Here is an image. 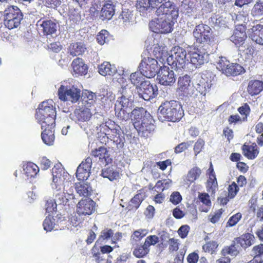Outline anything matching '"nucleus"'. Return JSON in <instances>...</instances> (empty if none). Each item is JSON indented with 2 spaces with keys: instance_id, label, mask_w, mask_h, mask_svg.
Returning a JSON list of instances; mask_svg holds the SVG:
<instances>
[{
  "instance_id": "obj_1",
  "label": "nucleus",
  "mask_w": 263,
  "mask_h": 263,
  "mask_svg": "<svg viewBox=\"0 0 263 263\" xmlns=\"http://www.w3.org/2000/svg\"><path fill=\"white\" fill-rule=\"evenodd\" d=\"M134 126L141 136L147 137L155 129L154 120L151 115L147 112L143 108L134 109L132 111Z\"/></svg>"
},
{
  "instance_id": "obj_2",
  "label": "nucleus",
  "mask_w": 263,
  "mask_h": 263,
  "mask_svg": "<svg viewBox=\"0 0 263 263\" xmlns=\"http://www.w3.org/2000/svg\"><path fill=\"white\" fill-rule=\"evenodd\" d=\"M159 119L172 122L179 121L184 115L181 104L174 100L165 101L158 108Z\"/></svg>"
},
{
  "instance_id": "obj_3",
  "label": "nucleus",
  "mask_w": 263,
  "mask_h": 263,
  "mask_svg": "<svg viewBox=\"0 0 263 263\" xmlns=\"http://www.w3.org/2000/svg\"><path fill=\"white\" fill-rule=\"evenodd\" d=\"M53 103L52 100L44 101L39 105L36 110L35 118L42 129L47 126L51 127L52 124H54L56 113Z\"/></svg>"
},
{
  "instance_id": "obj_4",
  "label": "nucleus",
  "mask_w": 263,
  "mask_h": 263,
  "mask_svg": "<svg viewBox=\"0 0 263 263\" xmlns=\"http://www.w3.org/2000/svg\"><path fill=\"white\" fill-rule=\"evenodd\" d=\"M152 10H155L157 16H171L172 18L178 17V8L176 4L169 0H150Z\"/></svg>"
},
{
  "instance_id": "obj_5",
  "label": "nucleus",
  "mask_w": 263,
  "mask_h": 263,
  "mask_svg": "<svg viewBox=\"0 0 263 263\" xmlns=\"http://www.w3.org/2000/svg\"><path fill=\"white\" fill-rule=\"evenodd\" d=\"M171 54L167 58V62L173 68H184L189 63L187 52L179 46L174 47L171 51Z\"/></svg>"
},
{
  "instance_id": "obj_6",
  "label": "nucleus",
  "mask_w": 263,
  "mask_h": 263,
  "mask_svg": "<svg viewBox=\"0 0 263 263\" xmlns=\"http://www.w3.org/2000/svg\"><path fill=\"white\" fill-rule=\"evenodd\" d=\"M134 100L120 97L118 98L115 106V114L120 119L127 120L130 118L133 119L132 115Z\"/></svg>"
},
{
  "instance_id": "obj_7",
  "label": "nucleus",
  "mask_w": 263,
  "mask_h": 263,
  "mask_svg": "<svg viewBox=\"0 0 263 263\" xmlns=\"http://www.w3.org/2000/svg\"><path fill=\"white\" fill-rule=\"evenodd\" d=\"M23 18V13L16 6H10L4 11V24L9 29L19 26Z\"/></svg>"
},
{
  "instance_id": "obj_8",
  "label": "nucleus",
  "mask_w": 263,
  "mask_h": 263,
  "mask_svg": "<svg viewBox=\"0 0 263 263\" xmlns=\"http://www.w3.org/2000/svg\"><path fill=\"white\" fill-rule=\"evenodd\" d=\"M158 18L152 20L149 24L150 29L154 32L157 33H167L172 31L173 29V22L171 20V16H158Z\"/></svg>"
},
{
  "instance_id": "obj_9",
  "label": "nucleus",
  "mask_w": 263,
  "mask_h": 263,
  "mask_svg": "<svg viewBox=\"0 0 263 263\" xmlns=\"http://www.w3.org/2000/svg\"><path fill=\"white\" fill-rule=\"evenodd\" d=\"M139 68L142 74L148 78L154 77L159 70L157 60L148 56L142 58Z\"/></svg>"
},
{
  "instance_id": "obj_10",
  "label": "nucleus",
  "mask_w": 263,
  "mask_h": 263,
  "mask_svg": "<svg viewBox=\"0 0 263 263\" xmlns=\"http://www.w3.org/2000/svg\"><path fill=\"white\" fill-rule=\"evenodd\" d=\"M193 36L198 43H210L213 41V32L207 25L200 24L196 25L193 32Z\"/></svg>"
},
{
  "instance_id": "obj_11",
  "label": "nucleus",
  "mask_w": 263,
  "mask_h": 263,
  "mask_svg": "<svg viewBox=\"0 0 263 263\" xmlns=\"http://www.w3.org/2000/svg\"><path fill=\"white\" fill-rule=\"evenodd\" d=\"M58 96L61 100L77 102L81 96V90L73 86L61 85L58 89Z\"/></svg>"
},
{
  "instance_id": "obj_12",
  "label": "nucleus",
  "mask_w": 263,
  "mask_h": 263,
  "mask_svg": "<svg viewBox=\"0 0 263 263\" xmlns=\"http://www.w3.org/2000/svg\"><path fill=\"white\" fill-rule=\"evenodd\" d=\"M248 30V36L256 44L263 45V25L255 20L249 23Z\"/></svg>"
},
{
  "instance_id": "obj_13",
  "label": "nucleus",
  "mask_w": 263,
  "mask_h": 263,
  "mask_svg": "<svg viewBox=\"0 0 263 263\" xmlns=\"http://www.w3.org/2000/svg\"><path fill=\"white\" fill-rule=\"evenodd\" d=\"M157 90L156 85L153 86L149 81H144L138 88V93L139 97L145 101H149L157 95Z\"/></svg>"
},
{
  "instance_id": "obj_14",
  "label": "nucleus",
  "mask_w": 263,
  "mask_h": 263,
  "mask_svg": "<svg viewBox=\"0 0 263 263\" xmlns=\"http://www.w3.org/2000/svg\"><path fill=\"white\" fill-rule=\"evenodd\" d=\"M157 74V79L161 85L172 86L176 81L174 72L167 66L161 67Z\"/></svg>"
},
{
  "instance_id": "obj_15",
  "label": "nucleus",
  "mask_w": 263,
  "mask_h": 263,
  "mask_svg": "<svg viewBox=\"0 0 263 263\" xmlns=\"http://www.w3.org/2000/svg\"><path fill=\"white\" fill-rule=\"evenodd\" d=\"M52 183L51 186L53 189H57L61 185L63 184L65 181L68 174L65 172V170L61 167V164L54 165L52 169ZM60 189V187H59Z\"/></svg>"
},
{
  "instance_id": "obj_16",
  "label": "nucleus",
  "mask_w": 263,
  "mask_h": 263,
  "mask_svg": "<svg viewBox=\"0 0 263 263\" xmlns=\"http://www.w3.org/2000/svg\"><path fill=\"white\" fill-rule=\"evenodd\" d=\"M54 200L55 203L58 205H67L72 207L74 206L77 203L74 195L68 192L65 185L64 186V192L57 194Z\"/></svg>"
},
{
  "instance_id": "obj_17",
  "label": "nucleus",
  "mask_w": 263,
  "mask_h": 263,
  "mask_svg": "<svg viewBox=\"0 0 263 263\" xmlns=\"http://www.w3.org/2000/svg\"><path fill=\"white\" fill-rule=\"evenodd\" d=\"M37 24L43 31V34L47 37H53L57 35L58 26L54 21L51 20H40Z\"/></svg>"
},
{
  "instance_id": "obj_18",
  "label": "nucleus",
  "mask_w": 263,
  "mask_h": 263,
  "mask_svg": "<svg viewBox=\"0 0 263 263\" xmlns=\"http://www.w3.org/2000/svg\"><path fill=\"white\" fill-rule=\"evenodd\" d=\"M92 165V159L87 157L85 161H82L77 168L76 177L79 180H87L89 177L90 171Z\"/></svg>"
},
{
  "instance_id": "obj_19",
  "label": "nucleus",
  "mask_w": 263,
  "mask_h": 263,
  "mask_svg": "<svg viewBox=\"0 0 263 263\" xmlns=\"http://www.w3.org/2000/svg\"><path fill=\"white\" fill-rule=\"evenodd\" d=\"M190 58L191 63L196 68H198L208 62L209 54L207 52L197 49L195 51L190 53Z\"/></svg>"
},
{
  "instance_id": "obj_20",
  "label": "nucleus",
  "mask_w": 263,
  "mask_h": 263,
  "mask_svg": "<svg viewBox=\"0 0 263 263\" xmlns=\"http://www.w3.org/2000/svg\"><path fill=\"white\" fill-rule=\"evenodd\" d=\"M95 202L90 198L82 199L77 204V213L80 215H91L95 210Z\"/></svg>"
},
{
  "instance_id": "obj_21",
  "label": "nucleus",
  "mask_w": 263,
  "mask_h": 263,
  "mask_svg": "<svg viewBox=\"0 0 263 263\" xmlns=\"http://www.w3.org/2000/svg\"><path fill=\"white\" fill-rule=\"evenodd\" d=\"M90 109L88 108L76 109L74 111L70 114L69 118L76 123L81 124V122H87L92 116Z\"/></svg>"
},
{
  "instance_id": "obj_22",
  "label": "nucleus",
  "mask_w": 263,
  "mask_h": 263,
  "mask_svg": "<svg viewBox=\"0 0 263 263\" xmlns=\"http://www.w3.org/2000/svg\"><path fill=\"white\" fill-rule=\"evenodd\" d=\"M193 83L195 91H197V96L198 93L201 95L205 96L211 86V84L200 76H196Z\"/></svg>"
},
{
  "instance_id": "obj_23",
  "label": "nucleus",
  "mask_w": 263,
  "mask_h": 263,
  "mask_svg": "<svg viewBox=\"0 0 263 263\" xmlns=\"http://www.w3.org/2000/svg\"><path fill=\"white\" fill-rule=\"evenodd\" d=\"M246 38L247 35L245 26L237 25L230 37V40L236 45L241 46L243 44Z\"/></svg>"
},
{
  "instance_id": "obj_24",
  "label": "nucleus",
  "mask_w": 263,
  "mask_h": 263,
  "mask_svg": "<svg viewBox=\"0 0 263 263\" xmlns=\"http://www.w3.org/2000/svg\"><path fill=\"white\" fill-rule=\"evenodd\" d=\"M116 4L109 1L103 5L100 15L102 20H109L112 17L116 11Z\"/></svg>"
},
{
  "instance_id": "obj_25",
  "label": "nucleus",
  "mask_w": 263,
  "mask_h": 263,
  "mask_svg": "<svg viewBox=\"0 0 263 263\" xmlns=\"http://www.w3.org/2000/svg\"><path fill=\"white\" fill-rule=\"evenodd\" d=\"M54 124H52V126H47L44 129H42L43 132L41 134V138L43 142L49 146L53 144L55 137L54 131L53 130Z\"/></svg>"
},
{
  "instance_id": "obj_26",
  "label": "nucleus",
  "mask_w": 263,
  "mask_h": 263,
  "mask_svg": "<svg viewBox=\"0 0 263 263\" xmlns=\"http://www.w3.org/2000/svg\"><path fill=\"white\" fill-rule=\"evenodd\" d=\"M73 72L75 74L84 75L87 71V66L84 64L83 60L80 58L74 59L71 64Z\"/></svg>"
},
{
  "instance_id": "obj_27",
  "label": "nucleus",
  "mask_w": 263,
  "mask_h": 263,
  "mask_svg": "<svg viewBox=\"0 0 263 263\" xmlns=\"http://www.w3.org/2000/svg\"><path fill=\"white\" fill-rule=\"evenodd\" d=\"M245 71L244 68L237 63H230L228 66L224 70L223 74L227 76H236Z\"/></svg>"
},
{
  "instance_id": "obj_28",
  "label": "nucleus",
  "mask_w": 263,
  "mask_h": 263,
  "mask_svg": "<svg viewBox=\"0 0 263 263\" xmlns=\"http://www.w3.org/2000/svg\"><path fill=\"white\" fill-rule=\"evenodd\" d=\"M242 151L244 155L251 159L255 158L259 153L258 146L255 143H252L250 145L244 144Z\"/></svg>"
},
{
  "instance_id": "obj_29",
  "label": "nucleus",
  "mask_w": 263,
  "mask_h": 263,
  "mask_svg": "<svg viewBox=\"0 0 263 263\" xmlns=\"http://www.w3.org/2000/svg\"><path fill=\"white\" fill-rule=\"evenodd\" d=\"M237 244L240 245L243 248H246L251 246L255 242V237L253 234L250 233H246L241 237L235 238Z\"/></svg>"
},
{
  "instance_id": "obj_30",
  "label": "nucleus",
  "mask_w": 263,
  "mask_h": 263,
  "mask_svg": "<svg viewBox=\"0 0 263 263\" xmlns=\"http://www.w3.org/2000/svg\"><path fill=\"white\" fill-rule=\"evenodd\" d=\"M101 176L103 178L108 179L111 181L117 180L120 177L119 172L113 166L102 169Z\"/></svg>"
},
{
  "instance_id": "obj_31",
  "label": "nucleus",
  "mask_w": 263,
  "mask_h": 263,
  "mask_svg": "<svg viewBox=\"0 0 263 263\" xmlns=\"http://www.w3.org/2000/svg\"><path fill=\"white\" fill-rule=\"evenodd\" d=\"M117 72V68L108 62H104L99 67V72L102 76H112Z\"/></svg>"
},
{
  "instance_id": "obj_32",
  "label": "nucleus",
  "mask_w": 263,
  "mask_h": 263,
  "mask_svg": "<svg viewBox=\"0 0 263 263\" xmlns=\"http://www.w3.org/2000/svg\"><path fill=\"white\" fill-rule=\"evenodd\" d=\"M150 3V0H137L136 8L142 15H144L153 11Z\"/></svg>"
},
{
  "instance_id": "obj_33",
  "label": "nucleus",
  "mask_w": 263,
  "mask_h": 263,
  "mask_svg": "<svg viewBox=\"0 0 263 263\" xmlns=\"http://www.w3.org/2000/svg\"><path fill=\"white\" fill-rule=\"evenodd\" d=\"M239 248L238 244L236 242V239H235L231 246H226L221 250V255L226 256L228 255H230L231 256L235 257L239 252Z\"/></svg>"
},
{
  "instance_id": "obj_34",
  "label": "nucleus",
  "mask_w": 263,
  "mask_h": 263,
  "mask_svg": "<svg viewBox=\"0 0 263 263\" xmlns=\"http://www.w3.org/2000/svg\"><path fill=\"white\" fill-rule=\"evenodd\" d=\"M75 189L80 196L87 197L90 196L92 191L90 186L84 182H79L75 184Z\"/></svg>"
},
{
  "instance_id": "obj_35",
  "label": "nucleus",
  "mask_w": 263,
  "mask_h": 263,
  "mask_svg": "<svg viewBox=\"0 0 263 263\" xmlns=\"http://www.w3.org/2000/svg\"><path fill=\"white\" fill-rule=\"evenodd\" d=\"M263 89V83L258 80L250 81L248 86V91L252 96L260 93Z\"/></svg>"
},
{
  "instance_id": "obj_36",
  "label": "nucleus",
  "mask_w": 263,
  "mask_h": 263,
  "mask_svg": "<svg viewBox=\"0 0 263 263\" xmlns=\"http://www.w3.org/2000/svg\"><path fill=\"white\" fill-rule=\"evenodd\" d=\"M135 87L132 84L123 85L119 90L121 97L134 99Z\"/></svg>"
},
{
  "instance_id": "obj_37",
  "label": "nucleus",
  "mask_w": 263,
  "mask_h": 263,
  "mask_svg": "<svg viewBox=\"0 0 263 263\" xmlns=\"http://www.w3.org/2000/svg\"><path fill=\"white\" fill-rule=\"evenodd\" d=\"M23 170L26 176L30 178L34 177L39 172L38 166L32 162H28L24 165Z\"/></svg>"
},
{
  "instance_id": "obj_38",
  "label": "nucleus",
  "mask_w": 263,
  "mask_h": 263,
  "mask_svg": "<svg viewBox=\"0 0 263 263\" xmlns=\"http://www.w3.org/2000/svg\"><path fill=\"white\" fill-rule=\"evenodd\" d=\"M201 174V170L197 166H194L189 171L185 181L187 183L190 184L191 183L194 182L195 180H197L199 178Z\"/></svg>"
},
{
  "instance_id": "obj_39",
  "label": "nucleus",
  "mask_w": 263,
  "mask_h": 263,
  "mask_svg": "<svg viewBox=\"0 0 263 263\" xmlns=\"http://www.w3.org/2000/svg\"><path fill=\"white\" fill-rule=\"evenodd\" d=\"M209 171H210V173L209 174V178L207 181V187L209 192H211L212 193H214L218 186L216 176L214 173L213 168L210 167Z\"/></svg>"
},
{
  "instance_id": "obj_40",
  "label": "nucleus",
  "mask_w": 263,
  "mask_h": 263,
  "mask_svg": "<svg viewBox=\"0 0 263 263\" xmlns=\"http://www.w3.org/2000/svg\"><path fill=\"white\" fill-rule=\"evenodd\" d=\"M85 50L86 48L82 43H73L69 47V53L73 57L82 54Z\"/></svg>"
},
{
  "instance_id": "obj_41",
  "label": "nucleus",
  "mask_w": 263,
  "mask_h": 263,
  "mask_svg": "<svg viewBox=\"0 0 263 263\" xmlns=\"http://www.w3.org/2000/svg\"><path fill=\"white\" fill-rule=\"evenodd\" d=\"M191 78L187 74L179 77L178 80V90L180 92L191 85Z\"/></svg>"
},
{
  "instance_id": "obj_42",
  "label": "nucleus",
  "mask_w": 263,
  "mask_h": 263,
  "mask_svg": "<svg viewBox=\"0 0 263 263\" xmlns=\"http://www.w3.org/2000/svg\"><path fill=\"white\" fill-rule=\"evenodd\" d=\"M180 92L181 93V95L183 96V97H185L188 98H191L192 99H196L197 97V91H195L193 83H192V85L191 84L188 87H187L186 88L183 89Z\"/></svg>"
},
{
  "instance_id": "obj_43",
  "label": "nucleus",
  "mask_w": 263,
  "mask_h": 263,
  "mask_svg": "<svg viewBox=\"0 0 263 263\" xmlns=\"http://www.w3.org/2000/svg\"><path fill=\"white\" fill-rule=\"evenodd\" d=\"M148 252V248L144 243L143 245L137 246L133 251V254L138 258H141L146 255Z\"/></svg>"
},
{
  "instance_id": "obj_44",
  "label": "nucleus",
  "mask_w": 263,
  "mask_h": 263,
  "mask_svg": "<svg viewBox=\"0 0 263 263\" xmlns=\"http://www.w3.org/2000/svg\"><path fill=\"white\" fill-rule=\"evenodd\" d=\"M251 15L255 18H260L263 16V4L256 3L251 10Z\"/></svg>"
},
{
  "instance_id": "obj_45",
  "label": "nucleus",
  "mask_w": 263,
  "mask_h": 263,
  "mask_svg": "<svg viewBox=\"0 0 263 263\" xmlns=\"http://www.w3.org/2000/svg\"><path fill=\"white\" fill-rule=\"evenodd\" d=\"M143 76H144L141 71L140 72H135L132 73L130 76V80L132 82V84H133V86H138L139 84L143 82V80L144 79Z\"/></svg>"
},
{
  "instance_id": "obj_46",
  "label": "nucleus",
  "mask_w": 263,
  "mask_h": 263,
  "mask_svg": "<svg viewBox=\"0 0 263 263\" xmlns=\"http://www.w3.org/2000/svg\"><path fill=\"white\" fill-rule=\"evenodd\" d=\"M54 221L52 217L50 215L47 216L43 223L44 229L47 232H50L53 230L55 224Z\"/></svg>"
},
{
  "instance_id": "obj_47",
  "label": "nucleus",
  "mask_w": 263,
  "mask_h": 263,
  "mask_svg": "<svg viewBox=\"0 0 263 263\" xmlns=\"http://www.w3.org/2000/svg\"><path fill=\"white\" fill-rule=\"evenodd\" d=\"M91 155L95 157H99L100 159H105L108 157V151L106 148L104 147H100L98 149H96L91 152Z\"/></svg>"
},
{
  "instance_id": "obj_48",
  "label": "nucleus",
  "mask_w": 263,
  "mask_h": 263,
  "mask_svg": "<svg viewBox=\"0 0 263 263\" xmlns=\"http://www.w3.org/2000/svg\"><path fill=\"white\" fill-rule=\"evenodd\" d=\"M230 62L228 61L225 57H219V60L217 62L216 67L222 73L224 72V70L228 66Z\"/></svg>"
},
{
  "instance_id": "obj_49",
  "label": "nucleus",
  "mask_w": 263,
  "mask_h": 263,
  "mask_svg": "<svg viewBox=\"0 0 263 263\" xmlns=\"http://www.w3.org/2000/svg\"><path fill=\"white\" fill-rule=\"evenodd\" d=\"M236 21L238 22L237 25H242L245 26V30L246 29L247 26L249 27L248 24L249 23V17L248 15H244L242 14H238L236 16Z\"/></svg>"
},
{
  "instance_id": "obj_50",
  "label": "nucleus",
  "mask_w": 263,
  "mask_h": 263,
  "mask_svg": "<svg viewBox=\"0 0 263 263\" xmlns=\"http://www.w3.org/2000/svg\"><path fill=\"white\" fill-rule=\"evenodd\" d=\"M58 205V204L55 203L54 199H48L47 200L45 205L46 212L51 213L53 212L56 211Z\"/></svg>"
},
{
  "instance_id": "obj_51",
  "label": "nucleus",
  "mask_w": 263,
  "mask_h": 263,
  "mask_svg": "<svg viewBox=\"0 0 263 263\" xmlns=\"http://www.w3.org/2000/svg\"><path fill=\"white\" fill-rule=\"evenodd\" d=\"M192 142L191 141L186 142H182L179 144H178L177 146H176L175 148V152L176 153H180L186 149L188 148L190 146H191L192 144Z\"/></svg>"
},
{
  "instance_id": "obj_52",
  "label": "nucleus",
  "mask_w": 263,
  "mask_h": 263,
  "mask_svg": "<svg viewBox=\"0 0 263 263\" xmlns=\"http://www.w3.org/2000/svg\"><path fill=\"white\" fill-rule=\"evenodd\" d=\"M97 40L100 45H103L108 40V32L102 30L97 36Z\"/></svg>"
},
{
  "instance_id": "obj_53",
  "label": "nucleus",
  "mask_w": 263,
  "mask_h": 263,
  "mask_svg": "<svg viewBox=\"0 0 263 263\" xmlns=\"http://www.w3.org/2000/svg\"><path fill=\"white\" fill-rule=\"evenodd\" d=\"M218 247V244L215 241H212L207 242L202 247L203 250L206 252H210L213 251Z\"/></svg>"
},
{
  "instance_id": "obj_54",
  "label": "nucleus",
  "mask_w": 263,
  "mask_h": 263,
  "mask_svg": "<svg viewBox=\"0 0 263 263\" xmlns=\"http://www.w3.org/2000/svg\"><path fill=\"white\" fill-rule=\"evenodd\" d=\"M239 190L238 186L237 184L233 182L232 184L230 185L228 187V196L231 199L235 197Z\"/></svg>"
},
{
  "instance_id": "obj_55",
  "label": "nucleus",
  "mask_w": 263,
  "mask_h": 263,
  "mask_svg": "<svg viewBox=\"0 0 263 263\" xmlns=\"http://www.w3.org/2000/svg\"><path fill=\"white\" fill-rule=\"evenodd\" d=\"M241 214L240 213H238L233 216H232L227 222V225L230 227L235 226L241 219Z\"/></svg>"
},
{
  "instance_id": "obj_56",
  "label": "nucleus",
  "mask_w": 263,
  "mask_h": 263,
  "mask_svg": "<svg viewBox=\"0 0 263 263\" xmlns=\"http://www.w3.org/2000/svg\"><path fill=\"white\" fill-rule=\"evenodd\" d=\"M159 238L156 235H151L148 236L145 241V245L148 248L151 245H154L158 242Z\"/></svg>"
},
{
  "instance_id": "obj_57",
  "label": "nucleus",
  "mask_w": 263,
  "mask_h": 263,
  "mask_svg": "<svg viewBox=\"0 0 263 263\" xmlns=\"http://www.w3.org/2000/svg\"><path fill=\"white\" fill-rule=\"evenodd\" d=\"M204 145V141L201 139H198L195 143L194 146V151L195 156H197L201 151Z\"/></svg>"
},
{
  "instance_id": "obj_58",
  "label": "nucleus",
  "mask_w": 263,
  "mask_h": 263,
  "mask_svg": "<svg viewBox=\"0 0 263 263\" xmlns=\"http://www.w3.org/2000/svg\"><path fill=\"white\" fill-rule=\"evenodd\" d=\"M182 200V197L178 192H173L170 197V201L174 204H178Z\"/></svg>"
},
{
  "instance_id": "obj_59",
  "label": "nucleus",
  "mask_w": 263,
  "mask_h": 263,
  "mask_svg": "<svg viewBox=\"0 0 263 263\" xmlns=\"http://www.w3.org/2000/svg\"><path fill=\"white\" fill-rule=\"evenodd\" d=\"M153 48V53L157 58H161L163 54L164 47L162 46H159L158 44H154Z\"/></svg>"
},
{
  "instance_id": "obj_60",
  "label": "nucleus",
  "mask_w": 263,
  "mask_h": 263,
  "mask_svg": "<svg viewBox=\"0 0 263 263\" xmlns=\"http://www.w3.org/2000/svg\"><path fill=\"white\" fill-rule=\"evenodd\" d=\"M147 233V231L145 229H141L135 231L132 235L133 238L136 240L137 239L140 240L142 237L145 236Z\"/></svg>"
},
{
  "instance_id": "obj_61",
  "label": "nucleus",
  "mask_w": 263,
  "mask_h": 263,
  "mask_svg": "<svg viewBox=\"0 0 263 263\" xmlns=\"http://www.w3.org/2000/svg\"><path fill=\"white\" fill-rule=\"evenodd\" d=\"M198 198L204 204L210 206L211 204L210 196L207 193H201L199 194Z\"/></svg>"
},
{
  "instance_id": "obj_62",
  "label": "nucleus",
  "mask_w": 263,
  "mask_h": 263,
  "mask_svg": "<svg viewBox=\"0 0 263 263\" xmlns=\"http://www.w3.org/2000/svg\"><path fill=\"white\" fill-rule=\"evenodd\" d=\"M114 232L111 229H105L102 231L99 239H108L113 236Z\"/></svg>"
},
{
  "instance_id": "obj_63",
  "label": "nucleus",
  "mask_w": 263,
  "mask_h": 263,
  "mask_svg": "<svg viewBox=\"0 0 263 263\" xmlns=\"http://www.w3.org/2000/svg\"><path fill=\"white\" fill-rule=\"evenodd\" d=\"M190 229L189 226L187 225L182 226L178 230V234L182 238H184L187 236Z\"/></svg>"
},
{
  "instance_id": "obj_64",
  "label": "nucleus",
  "mask_w": 263,
  "mask_h": 263,
  "mask_svg": "<svg viewBox=\"0 0 263 263\" xmlns=\"http://www.w3.org/2000/svg\"><path fill=\"white\" fill-rule=\"evenodd\" d=\"M238 110L239 112L243 116L242 117V120L245 121L246 119L247 118V117L248 115L249 114L250 112V108L249 106L247 105H245L244 106H242L241 107H240Z\"/></svg>"
}]
</instances>
